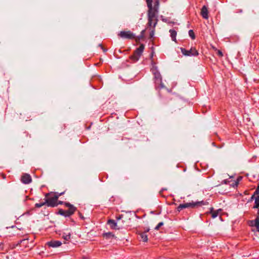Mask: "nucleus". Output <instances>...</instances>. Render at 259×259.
Listing matches in <instances>:
<instances>
[{
    "mask_svg": "<svg viewBox=\"0 0 259 259\" xmlns=\"http://www.w3.org/2000/svg\"><path fill=\"white\" fill-rule=\"evenodd\" d=\"M146 3L148 8V26L155 28L158 21L157 14L159 5V0H146Z\"/></svg>",
    "mask_w": 259,
    "mask_h": 259,
    "instance_id": "1",
    "label": "nucleus"
},
{
    "mask_svg": "<svg viewBox=\"0 0 259 259\" xmlns=\"http://www.w3.org/2000/svg\"><path fill=\"white\" fill-rule=\"evenodd\" d=\"M151 64L152 68L151 69L153 74L154 76L155 88H163L164 85L162 82V77L160 73L157 70V67L156 66L155 63L152 61Z\"/></svg>",
    "mask_w": 259,
    "mask_h": 259,
    "instance_id": "2",
    "label": "nucleus"
},
{
    "mask_svg": "<svg viewBox=\"0 0 259 259\" xmlns=\"http://www.w3.org/2000/svg\"><path fill=\"white\" fill-rule=\"evenodd\" d=\"M209 202L207 201H199L196 202H188L180 204L177 207V210L180 211L184 208H195L200 207L202 205H207Z\"/></svg>",
    "mask_w": 259,
    "mask_h": 259,
    "instance_id": "3",
    "label": "nucleus"
},
{
    "mask_svg": "<svg viewBox=\"0 0 259 259\" xmlns=\"http://www.w3.org/2000/svg\"><path fill=\"white\" fill-rule=\"evenodd\" d=\"M144 48V45L141 44L139 47L134 51V54L130 57V59L134 62L138 61L143 52Z\"/></svg>",
    "mask_w": 259,
    "mask_h": 259,
    "instance_id": "4",
    "label": "nucleus"
},
{
    "mask_svg": "<svg viewBox=\"0 0 259 259\" xmlns=\"http://www.w3.org/2000/svg\"><path fill=\"white\" fill-rule=\"evenodd\" d=\"M59 195H54L45 199V203L48 206L55 207L58 205V199Z\"/></svg>",
    "mask_w": 259,
    "mask_h": 259,
    "instance_id": "5",
    "label": "nucleus"
},
{
    "mask_svg": "<svg viewBox=\"0 0 259 259\" xmlns=\"http://www.w3.org/2000/svg\"><path fill=\"white\" fill-rule=\"evenodd\" d=\"M181 52L184 56H197L198 55V52L195 48H191L190 50H187L186 49L181 48Z\"/></svg>",
    "mask_w": 259,
    "mask_h": 259,
    "instance_id": "6",
    "label": "nucleus"
},
{
    "mask_svg": "<svg viewBox=\"0 0 259 259\" xmlns=\"http://www.w3.org/2000/svg\"><path fill=\"white\" fill-rule=\"evenodd\" d=\"M118 35L122 38L132 39L136 38L135 35L131 31H121Z\"/></svg>",
    "mask_w": 259,
    "mask_h": 259,
    "instance_id": "7",
    "label": "nucleus"
},
{
    "mask_svg": "<svg viewBox=\"0 0 259 259\" xmlns=\"http://www.w3.org/2000/svg\"><path fill=\"white\" fill-rule=\"evenodd\" d=\"M251 199H254L255 205L254 208H258L259 207V185L257 187L253 195L251 197Z\"/></svg>",
    "mask_w": 259,
    "mask_h": 259,
    "instance_id": "8",
    "label": "nucleus"
},
{
    "mask_svg": "<svg viewBox=\"0 0 259 259\" xmlns=\"http://www.w3.org/2000/svg\"><path fill=\"white\" fill-rule=\"evenodd\" d=\"M117 222H119L121 225V229L124 228L129 226V222L125 220V217L121 214L116 218Z\"/></svg>",
    "mask_w": 259,
    "mask_h": 259,
    "instance_id": "9",
    "label": "nucleus"
},
{
    "mask_svg": "<svg viewBox=\"0 0 259 259\" xmlns=\"http://www.w3.org/2000/svg\"><path fill=\"white\" fill-rule=\"evenodd\" d=\"M107 224L110 226V227L112 229L119 230L121 229V225L119 222L113 220H109L107 222Z\"/></svg>",
    "mask_w": 259,
    "mask_h": 259,
    "instance_id": "10",
    "label": "nucleus"
},
{
    "mask_svg": "<svg viewBox=\"0 0 259 259\" xmlns=\"http://www.w3.org/2000/svg\"><path fill=\"white\" fill-rule=\"evenodd\" d=\"M21 181L24 184H28L31 182L32 179L30 175L24 174L22 176Z\"/></svg>",
    "mask_w": 259,
    "mask_h": 259,
    "instance_id": "11",
    "label": "nucleus"
},
{
    "mask_svg": "<svg viewBox=\"0 0 259 259\" xmlns=\"http://www.w3.org/2000/svg\"><path fill=\"white\" fill-rule=\"evenodd\" d=\"M61 244H62L61 242L60 241H58V240H52V241L48 242L46 243V245H47L48 246L51 247H53V248L59 247L61 245Z\"/></svg>",
    "mask_w": 259,
    "mask_h": 259,
    "instance_id": "12",
    "label": "nucleus"
},
{
    "mask_svg": "<svg viewBox=\"0 0 259 259\" xmlns=\"http://www.w3.org/2000/svg\"><path fill=\"white\" fill-rule=\"evenodd\" d=\"M64 204L65 206L68 207V210H67V211L70 215L73 214L76 210V208L69 202H64Z\"/></svg>",
    "mask_w": 259,
    "mask_h": 259,
    "instance_id": "13",
    "label": "nucleus"
},
{
    "mask_svg": "<svg viewBox=\"0 0 259 259\" xmlns=\"http://www.w3.org/2000/svg\"><path fill=\"white\" fill-rule=\"evenodd\" d=\"M208 12L207 8L205 6H203L201 10V15L202 17L205 19L208 18Z\"/></svg>",
    "mask_w": 259,
    "mask_h": 259,
    "instance_id": "14",
    "label": "nucleus"
},
{
    "mask_svg": "<svg viewBox=\"0 0 259 259\" xmlns=\"http://www.w3.org/2000/svg\"><path fill=\"white\" fill-rule=\"evenodd\" d=\"M103 237L106 239H115L114 234L111 232H107L103 234Z\"/></svg>",
    "mask_w": 259,
    "mask_h": 259,
    "instance_id": "15",
    "label": "nucleus"
},
{
    "mask_svg": "<svg viewBox=\"0 0 259 259\" xmlns=\"http://www.w3.org/2000/svg\"><path fill=\"white\" fill-rule=\"evenodd\" d=\"M139 238L141 239L143 242L148 241V236L146 232H141L139 234Z\"/></svg>",
    "mask_w": 259,
    "mask_h": 259,
    "instance_id": "16",
    "label": "nucleus"
},
{
    "mask_svg": "<svg viewBox=\"0 0 259 259\" xmlns=\"http://www.w3.org/2000/svg\"><path fill=\"white\" fill-rule=\"evenodd\" d=\"M251 226L256 227L257 231L259 232V218H257L255 220L251 221Z\"/></svg>",
    "mask_w": 259,
    "mask_h": 259,
    "instance_id": "17",
    "label": "nucleus"
},
{
    "mask_svg": "<svg viewBox=\"0 0 259 259\" xmlns=\"http://www.w3.org/2000/svg\"><path fill=\"white\" fill-rule=\"evenodd\" d=\"M169 32L170 34V36L173 41H176V36H177V32L173 29H170Z\"/></svg>",
    "mask_w": 259,
    "mask_h": 259,
    "instance_id": "18",
    "label": "nucleus"
},
{
    "mask_svg": "<svg viewBox=\"0 0 259 259\" xmlns=\"http://www.w3.org/2000/svg\"><path fill=\"white\" fill-rule=\"evenodd\" d=\"M209 213L211 214V217L214 219L218 216L219 213L218 211H213L212 207L210 208Z\"/></svg>",
    "mask_w": 259,
    "mask_h": 259,
    "instance_id": "19",
    "label": "nucleus"
},
{
    "mask_svg": "<svg viewBox=\"0 0 259 259\" xmlns=\"http://www.w3.org/2000/svg\"><path fill=\"white\" fill-rule=\"evenodd\" d=\"M189 35L192 39H194L195 38L194 32L192 30H190L189 31Z\"/></svg>",
    "mask_w": 259,
    "mask_h": 259,
    "instance_id": "20",
    "label": "nucleus"
},
{
    "mask_svg": "<svg viewBox=\"0 0 259 259\" xmlns=\"http://www.w3.org/2000/svg\"><path fill=\"white\" fill-rule=\"evenodd\" d=\"M6 251H7V249L5 248L4 243L2 242L0 243V252Z\"/></svg>",
    "mask_w": 259,
    "mask_h": 259,
    "instance_id": "21",
    "label": "nucleus"
},
{
    "mask_svg": "<svg viewBox=\"0 0 259 259\" xmlns=\"http://www.w3.org/2000/svg\"><path fill=\"white\" fill-rule=\"evenodd\" d=\"M46 203H45V201L44 202L36 203L35 204V206L36 207L39 208V207H40L46 205Z\"/></svg>",
    "mask_w": 259,
    "mask_h": 259,
    "instance_id": "22",
    "label": "nucleus"
},
{
    "mask_svg": "<svg viewBox=\"0 0 259 259\" xmlns=\"http://www.w3.org/2000/svg\"><path fill=\"white\" fill-rule=\"evenodd\" d=\"M163 225V223L162 222H160L158 224V225L155 227V229L156 230H159L160 227Z\"/></svg>",
    "mask_w": 259,
    "mask_h": 259,
    "instance_id": "23",
    "label": "nucleus"
},
{
    "mask_svg": "<svg viewBox=\"0 0 259 259\" xmlns=\"http://www.w3.org/2000/svg\"><path fill=\"white\" fill-rule=\"evenodd\" d=\"M154 28H155L152 27V30H151V31L150 33V37H153L154 35V31H155Z\"/></svg>",
    "mask_w": 259,
    "mask_h": 259,
    "instance_id": "24",
    "label": "nucleus"
},
{
    "mask_svg": "<svg viewBox=\"0 0 259 259\" xmlns=\"http://www.w3.org/2000/svg\"><path fill=\"white\" fill-rule=\"evenodd\" d=\"M217 54L220 57H222L223 56V54L220 50H217Z\"/></svg>",
    "mask_w": 259,
    "mask_h": 259,
    "instance_id": "25",
    "label": "nucleus"
},
{
    "mask_svg": "<svg viewBox=\"0 0 259 259\" xmlns=\"http://www.w3.org/2000/svg\"><path fill=\"white\" fill-rule=\"evenodd\" d=\"M58 213L64 216V210L62 209H59V211H58Z\"/></svg>",
    "mask_w": 259,
    "mask_h": 259,
    "instance_id": "26",
    "label": "nucleus"
},
{
    "mask_svg": "<svg viewBox=\"0 0 259 259\" xmlns=\"http://www.w3.org/2000/svg\"><path fill=\"white\" fill-rule=\"evenodd\" d=\"M64 216L65 217H70V215L69 214V213H68L67 210H64Z\"/></svg>",
    "mask_w": 259,
    "mask_h": 259,
    "instance_id": "27",
    "label": "nucleus"
},
{
    "mask_svg": "<svg viewBox=\"0 0 259 259\" xmlns=\"http://www.w3.org/2000/svg\"><path fill=\"white\" fill-rule=\"evenodd\" d=\"M64 239L66 240H68L70 238V235H67L63 237Z\"/></svg>",
    "mask_w": 259,
    "mask_h": 259,
    "instance_id": "28",
    "label": "nucleus"
},
{
    "mask_svg": "<svg viewBox=\"0 0 259 259\" xmlns=\"http://www.w3.org/2000/svg\"><path fill=\"white\" fill-rule=\"evenodd\" d=\"M144 37L142 36V35H140L136 38V41L140 40V39H142Z\"/></svg>",
    "mask_w": 259,
    "mask_h": 259,
    "instance_id": "29",
    "label": "nucleus"
},
{
    "mask_svg": "<svg viewBox=\"0 0 259 259\" xmlns=\"http://www.w3.org/2000/svg\"><path fill=\"white\" fill-rule=\"evenodd\" d=\"M145 32V30H143L141 31L140 35H142V36L144 37V36Z\"/></svg>",
    "mask_w": 259,
    "mask_h": 259,
    "instance_id": "30",
    "label": "nucleus"
},
{
    "mask_svg": "<svg viewBox=\"0 0 259 259\" xmlns=\"http://www.w3.org/2000/svg\"><path fill=\"white\" fill-rule=\"evenodd\" d=\"M240 178H238L237 181H235L234 185H233V186H237L238 184V180Z\"/></svg>",
    "mask_w": 259,
    "mask_h": 259,
    "instance_id": "31",
    "label": "nucleus"
},
{
    "mask_svg": "<svg viewBox=\"0 0 259 259\" xmlns=\"http://www.w3.org/2000/svg\"><path fill=\"white\" fill-rule=\"evenodd\" d=\"M99 46L101 47V48H102V49L103 50V51L104 52H106V50L103 48V47L102 46V45L100 44V45H99Z\"/></svg>",
    "mask_w": 259,
    "mask_h": 259,
    "instance_id": "32",
    "label": "nucleus"
},
{
    "mask_svg": "<svg viewBox=\"0 0 259 259\" xmlns=\"http://www.w3.org/2000/svg\"><path fill=\"white\" fill-rule=\"evenodd\" d=\"M78 214H79V217H80L81 219H84V217H83V216L82 215V214L80 212H79V213H78Z\"/></svg>",
    "mask_w": 259,
    "mask_h": 259,
    "instance_id": "33",
    "label": "nucleus"
},
{
    "mask_svg": "<svg viewBox=\"0 0 259 259\" xmlns=\"http://www.w3.org/2000/svg\"><path fill=\"white\" fill-rule=\"evenodd\" d=\"M64 202L63 201H58V204H63Z\"/></svg>",
    "mask_w": 259,
    "mask_h": 259,
    "instance_id": "34",
    "label": "nucleus"
},
{
    "mask_svg": "<svg viewBox=\"0 0 259 259\" xmlns=\"http://www.w3.org/2000/svg\"><path fill=\"white\" fill-rule=\"evenodd\" d=\"M64 193V192H62V193H61L60 194H55V195H59V196H60L63 195Z\"/></svg>",
    "mask_w": 259,
    "mask_h": 259,
    "instance_id": "35",
    "label": "nucleus"
},
{
    "mask_svg": "<svg viewBox=\"0 0 259 259\" xmlns=\"http://www.w3.org/2000/svg\"><path fill=\"white\" fill-rule=\"evenodd\" d=\"M49 195H50V193H47L46 194V197H48Z\"/></svg>",
    "mask_w": 259,
    "mask_h": 259,
    "instance_id": "36",
    "label": "nucleus"
},
{
    "mask_svg": "<svg viewBox=\"0 0 259 259\" xmlns=\"http://www.w3.org/2000/svg\"><path fill=\"white\" fill-rule=\"evenodd\" d=\"M153 54H151V58H153Z\"/></svg>",
    "mask_w": 259,
    "mask_h": 259,
    "instance_id": "37",
    "label": "nucleus"
}]
</instances>
